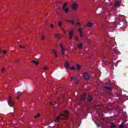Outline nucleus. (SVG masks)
<instances>
[{"label": "nucleus", "instance_id": "obj_1", "mask_svg": "<svg viewBox=\"0 0 128 128\" xmlns=\"http://www.w3.org/2000/svg\"><path fill=\"white\" fill-rule=\"evenodd\" d=\"M69 114L68 111L65 110L63 113L60 114V115L55 118L54 122H58L60 120H68Z\"/></svg>", "mask_w": 128, "mask_h": 128}, {"label": "nucleus", "instance_id": "obj_14", "mask_svg": "<svg viewBox=\"0 0 128 128\" xmlns=\"http://www.w3.org/2000/svg\"><path fill=\"white\" fill-rule=\"evenodd\" d=\"M64 66H65V68H70V64H68V62H66Z\"/></svg>", "mask_w": 128, "mask_h": 128}, {"label": "nucleus", "instance_id": "obj_27", "mask_svg": "<svg viewBox=\"0 0 128 128\" xmlns=\"http://www.w3.org/2000/svg\"><path fill=\"white\" fill-rule=\"evenodd\" d=\"M58 26H62V22H58Z\"/></svg>", "mask_w": 128, "mask_h": 128}, {"label": "nucleus", "instance_id": "obj_33", "mask_svg": "<svg viewBox=\"0 0 128 128\" xmlns=\"http://www.w3.org/2000/svg\"><path fill=\"white\" fill-rule=\"evenodd\" d=\"M6 52H7L6 50H3V54H6Z\"/></svg>", "mask_w": 128, "mask_h": 128}, {"label": "nucleus", "instance_id": "obj_19", "mask_svg": "<svg viewBox=\"0 0 128 128\" xmlns=\"http://www.w3.org/2000/svg\"><path fill=\"white\" fill-rule=\"evenodd\" d=\"M88 102H92V96H88Z\"/></svg>", "mask_w": 128, "mask_h": 128}, {"label": "nucleus", "instance_id": "obj_7", "mask_svg": "<svg viewBox=\"0 0 128 128\" xmlns=\"http://www.w3.org/2000/svg\"><path fill=\"white\" fill-rule=\"evenodd\" d=\"M74 30L72 29L70 32H69V36L70 40H72V36H74Z\"/></svg>", "mask_w": 128, "mask_h": 128}, {"label": "nucleus", "instance_id": "obj_15", "mask_svg": "<svg viewBox=\"0 0 128 128\" xmlns=\"http://www.w3.org/2000/svg\"><path fill=\"white\" fill-rule=\"evenodd\" d=\"M70 78L71 80H76V82H78V80H80L78 77H71Z\"/></svg>", "mask_w": 128, "mask_h": 128}, {"label": "nucleus", "instance_id": "obj_29", "mask_svg": "<svg viewBox=\"0 0 128 128\" xmlns=\"http://www.w3.org/2000/svg\"><path fill=\"white\" fill-rule=\"evenodd\" d=\"M42 40H44V36H42L41 37Z\"/></svg>", "mask_w": 128, "mask_h": 128}, {"label": "nucleus", "instance_id": "obj_24", "mask_svg": "<svg viewBox=\"0 0 128 128\" xmlns=\"http://www.w3.org/2000/svg\"><path fill=\"white\" fill-rule=\"evenodd\" d=\"M68 4L67 3H65L64 6H63V10H64V8H66V6H67Z\"/></svg>", "mask_w": 128, "mask_h": 128}, {"label": "nucleus", "instance_id": "obj_32", "mask_svg": "<svg viewBox=\"0 0 128 128\" xmlns=\"http://www.w3.org/2000/svg\"><path fill=\"white\" fill-rule=\"evenodd\" d=\"M40 116V114H37L36 116H35V118H36Z\"/></svg>", "mask_w": 128, "mask_h": 128}, {"label": "nucleus", "instance_id": "obj_30", "mask_svg": "<svg viewBox=\"0 0 128 128\" xmlns=\"http://www.w3.org/2000/svg\"><path fill=\"white\" fill-rule=\"evenodd\" d=\"M124 128V126L123 124H122L121 125H120V128Z\"/></svg>", "mask_w": 128, "mask_h": 128}, {"label": "nucleus", "instance_id": "obj_25", "mask_svg": "<svg viewBox=\"0 0 128 128\" xmlns=\"http://www.w3.org/2000/svg\"><path fill=\"white\" fill-rule=\"evenodd\" d=\"M43 70H48V66L43 67Z\"/></svg>", "mask_w": 128, "mask_h": 128}, {"label": "nucleus", "instance_id": "obj_26", "mask_svg": "<svg viewBox=\"0 0 128 128\" xmlns=\"http://www.w3.org/2000/svg\"><path fill=\"white\" fill-rule=\"evenodd\" d=\"M18 48H25L26 47L22 46H19Z\"/></svg>", "mask_w": 128, "mask_h": 128}, {"label": "nucleus", "instance_id": "obj_20", "mask_svg": "<svg viewBox=\"0 0 128 128\" xmlns=\"http://www.w3.org/2000/svg\"><path fill=\"white\" fill-rule=\"evenodd\" d=\"M78 48H80V50H82V43H80L78 44Z\"/></svg>", "mask_w": 128, "mask_h": 128}, {"label": "nucleus", "instance_id": "obj_48", "mask_svg": "<svg viewBox=\"0 0 128 128\" xmlns=\"http://www.w3.org/2000/svg\"><path fill=\"white\" fill-rule=\"evenodd\" d=\"M98 8H102V6H99Z\"/></svg>", "mask_w": 128, "mask_h": 128}, {"label": "nucleus", "instance_id": "obj_8", "mask_svg": "<svg viewBox=\"0 0 128 128\" xmlns=\"http://www.w3.org/2000/svg\"><path fill=\"white\" fill-rule=\"evenodd\" d=\"M54 37L57 38L58 40H60V38H62V36L60 34H56L54 35Z\"/></svg>", "mask_w": 128, "mask_h": 128}, {"label": "nucleus", "instance_id": "obj_12", "mask_svg": "<svg viewBox=\"0 0 128 128\" xmlns=\"http://www.w3.org/2000/svg\"><path fill=\"white\" fill-rule=\"evenodd\" d=\"M20 96H22V92H17V96H16L17 100H18V98H20Z\"/></svg>", "mask_w": 128, "mask_h": 128}, {"label": "nucleus", "instance_id": "obj_17", "mask_svg": "<svg viewBox=\"0 0 128 128\" xmlns=\"http://www.w3.org/2000/svg\"><path fill=\"white\" fill-rule=\"evenodd\" d=\"M63 10H64V12H66V14H68V12H70V9H68V8L63 9Z\"/></svg>", "mask_w": 128, "mask_h": 128}, {"label": "nucleus", "instance_id": "obj_49", "mask_svg": "<svg viewBox=\"0 0 128 128\" xmlns=\"http://www.w3.org/2000/svg\"><path fill=\"white\" fill-rule=\"evenodd\" d=\"M64 32V34H66V32Z\"/></svg>", "mask_w": 128, "mask_h": 128}, {"label": "nucleus", "instance_id": "obj_40", "mask_svg": "<svg viewBox=\"0 0 128 128\" xmlns=\"http://www.w3.org/2000/svg\"><path fill=\"white\" fill-rule=\"evenodd\" d=\"M58 4H62V2H58Z\"/></svg>", "mask_w": 128, "mask_h": 128}, {"label": "nucleus", "instance_id": "obj_41", "mask_svg": "<svg viewBox=\"0 0 128 128\" xmlns=\"http://www.w3.org/2000/svg\"><path fill=\"white\" fill-rule=\"evenodd\" d=\"M85 40H88V38L86 37Z\"/></svg>", "mask_w": 128, "mask_h": 128}, {"label": "nucleus", "instance_id": "obj_23", "mask_svg": "<svg viewBox=\"0 0 128 128\" xmlns=\"http://www.w3.org/2000/svg\"><path fill=\"white\" fill-rule=\"evenodd\" d=\"M76 68V69L78 70H80V68H82V66L80 64H77Z\"/></svg>", "mask_w": 128, "mask_h": 128}, {"label": "nucleus", "instance_id": "obj_50", "mask_svg": "<svg viewBox=\"0 0 128 128\" xmlns=\"http://www.w3.org/2000/svg\"><path fill=\"white\" fill-rule=\"evenodd\" d=\"M114 50H116V49H114Z\"/></svg>", "mask_w": 128, "mask_h": 128}, {"label": "nucleus", "instance_id": "obj_11", "mask_svg": "<svg viewBox=\"0 0 128 128\" xmlns=\"http://www.w3.org/2000/svg\"><path fill=\"white\" fill-rule=\"evenodd\" d=\"M52 52H54L55 58H58V52L54 50H52Z\"/></svg>", "mask_w": 128, "mask_h": 128}, {"label": "nucleus", "instance_id": "obj_34", "mask_svg": "<svg viewBox=\"0 0 128 128\" xmlns=\"http://www.w3.org/2000/svg\"><path fill=\"white\" fill-rule=\"evenodd\" d=\"M4 70H6V69L4 68H2V72H4Z\"/></svg>", "mask_w": 128, "mask_h": 128}, {"label": "nucleus", "instance_id": "obj_28", "mask_svg": "<svg viewBox=\"0 0 128 128\" xmlns=\"http://www.w3.org/2000/svg\"><path fill=\"white\" fill-rule=\"evenodd\" d=\"M50 28H54V26L52 24H50Z\"/></svg>", "mask_w": 128, "mask_h": 128}, {"label": "nucleus", "instance_id": "obj_45", "mask_svg": "<svg viewBox=\"0 0 128 128\" xmlns=\"http://www.w3.org/2000/svg\"><path fill=\"white\" fill-rule=\"evenodd\" d=\"M16 62H18V60H17L16 61Z\"/></svg>", "mask_w": 128, "mask_h": 128}, {"label": "nucleus", "instance_id": "obj_43", "mask_svg": "<svg viewBox=\"0 0 128 128\" xmlns=\"http://www.w3.org/2000/svg\"><path fill=\"white\" fill-rule=\"evenodd\" d=\"M62 98H64V95H62Z\"/></svg>", "mask_w": 128, "mask_h": 128}, {"label": "nucleus", "instance_id": "obj_4", "mask_svg": "<svg viewBox=\"0 0 128 128\" xmlns=\"http://www.w3.org/2000/svg\"><path fill=\"white\" fill-rule=\"evenodd\" d=\"M83 76L84 80H90V74L88 72H85Z\"/></svg>", "mask_w": 128, "mask_h": 128}, {"label": "nucleus", "instance_id": "obj_31", "mask_svg": "<svg viewBox=\"0 0 128 128\" xmlns=\"http://www.w3.org/2000/svg\"><path fill=\"white\" fill-rule=\"evenodd\" d=\"M71 70H76V67H74V66L72 67Z\"/></svg>", "mask_w": 128, "mask_h": 128}, {"label": "nucleus", "instance_id": "obj_2", "mask_svg": "<svg viewBox=\"0 0 128 128\" xmlns=\"http://www.w3.org/2000/svg\"><path fill=\"white\" fill-rule=\"evenodd\" d=\"M78 32H79L80 37V38H86V34L84 32V31H82V28H80L78 29Z\"/></svg>", "mask_w": 128, "mask_h": 128}, {"label": "nucleus", "instance_id": "obj_5", "mask_svg": "<svg viewBox=\"0 0 128 128\" xmlns=\"http://www.w3.org/2000/svg\"><path fill=\"white\" fill-rule=\"evenodd\" d=\"M8 103L10 106H14V102H12V97L10 96H9Z\"/></svg>", "mask_w": 128, "mask_h": 128}, {"label": "nucleus", "instance_id": "obj_42", "mask_svg": "<svg viewBox=\"0 0 128 128\" xmlns=\"http://www.w3.org/2000/svg\"><path fill=\"white\" fill-rule=\"evenodd\" d=\"M60 7H58V10H60Z\"/></svg>", "mask_w": 128, "mask_h": 128}, {"label": "nucleus", "instance_id": "obj_16", "mask_svg": "<svg viewBox=\"0 0 128 128\" xmlns=\"http://www.w3.org/2000/svg\"><path fill=\"white\" fill-rule=\"evenodd\" d=\"M87 26L88 27V28H92V24L90 22H88L87 23Z\"/></svg>", "mask_w": 128, "mask_h": 128}, {"label": "nucleus", "instance_id": "obj_46", "mask_svg": "<svg viewBox=\"0 0 128 128\" xmlns=\"http://www.w3.org/2000/svg\"><path fill=\"white\" fill-rule=\"evenodd\" d=\"M0 52H2V50H0Z\"/></svg>", "mask_w": 128, "mask_h": 128}, {"label": "nucleus", "instance_id": "obj_21", "mask_svg": "<svg viewBox=\"0 0 128 128\" xmlns=\"http://www.w3.org/2000/svg\"><path fill=\"white\" fill-rule=\"evenodd\" d=\"M68 22H71V24H74V22H75L74 20H68Z\"/></svg>", "mask_w": 128, "mask_h": 128}, {"label": "nucleus", "instance_id": "obj_22", "mask_svg": "<svg viewBox=\"0 0 128 128\" xmlns=\"http://www.w3.org/2000/svg\"><path fill=\"white\" fill-rule=\"evenodd\" d=\"M110 128H116V125H114V124L111 123Z\"/></svg>", "mask_w": 128, "mask_h": 128}, {"label": "nucleus", "instance_id": "obj_13", "mask_svg": "<svg viewBox=\"0 0 128 128\" xmlns=\"http://www.w3.org/2000/svg\"><path fill=\"white\" fill-rule=\"evenodd\" d=\"M32 64H36V66H38L40 64V62H38V61H36L34 60L32 61Z\"/></svg>", "mask_w": 128, "mask_h": 128}, {"label": "nucleus", "instance_id": "obj_9", "mask_svg": "<svg viewBox=\"0 0 128 128\" xmlns=\"http://www.w3.org/2000/svg\"><path fill=\"white\" fill-rule=\"evenodd\" d=\"M104 88L106 90H108L110 92H112V87H110V86H104Z\"/></svg>", "mask_w": 128, "mask_h": 128}, {"label": "nucleus", "instance_id": "obj_39", "mask_svg": "<svg viewBox=\"0 0 128 128\" xmlns=\"http://www.w3.org/2000/svg\"><path fill=\"white\" fill-rule=\"evenodd\" d=\"M12 116H14V112H12Z\"/></svg>", "mask_w": 128, "mask_h": 128}, {"label": "nucleus", "instance_id": "obj_18", "mask_svg": "<svg viewBox=\"0 0 128 128\" xmlns=\"http://www.w3.org/2000/svg\"><path fill=\"white\" fill-rule=\"evenodd\" d=\"M120 1H117L115 3V6H120Z\"/></svg>", "mask_w": 128, "mask_h": 128}, {"label": "nucleus", "instance_id": "obj_36", "mask_svg": "<svg viewBox=\"0 0 128 128\" xmlns=\"http://www.w3.org/2000/svg\"><path fill=\"white\" fill-rule=\"evenodd\" d=\"M76 26H80V22H77L76 23Z\"/></svg>", "mask_w": 128, "mask_h": 128}, {"label": "nucleus", "instance_id": "obj_3", "mask_svg": "<svg viewBox=\"0 0 128 128\" xmlns=\"http://www.w3.org/2000/svg\"><path fill=\"white\" fill-rule=\"evenodd\" d=\"M60 52H62V56H64V52H66V50L64 48V46H62V43L60 44Z\"/></svg>", "mask_w": 128, "mask_h": 128}, {"label": "nucleus", "instance_id": "obj_10", "mask_svg": "<svg viewBox=\"0 0 128 128\" xmlns=\"http://www.w3.org/2000/svg\"><path fill=\"white\" fill-rule=\"evenodd\" d=\"M80 100H86V94H84L81 96Z\"/></svg>", "mask_w": 128, "mask_h": 128}, {"label": "nucleus", "instance_id": "obj_44", "mask_svg": "<svg viewBox=\"0 0 128 128\" xmlns=\"http://www.w3.org/2000/svg\"><path fill=\"white\" fill-rule=\"evenodd\" d=\"M57 128H60V126H58Z\"/></svg>", "mask_w": 128, "mask_h": 128}, {"label": "nucleus", "instance_id": "obj_37", "mask_svg": "<svg viewBox=\"0 0 128 128\" xmlns=\"http://www.w3.org/2000/svg\"><path fill=\"white\" fill-rule=\"evenodd\" d=\"M75 40H76V42H78V38H75Z\"/></svg>", "mask_w": 128, "mask_h": 128}, {"label": "nucleus", "instance_id": "obj_35", "mask_svg": "<svg viewBox=\"0 0 128 128\" xmlns=\"http://www.w3.org/2000/svg\"><path fill=\"white\" fill-rule=\"evenodd\" d=\"M110 46H111L112 47V50H114V46H112V44H110Z\"/></svg>", "mask_w": 128, "mask_h": 128}, {"label": "nucleus", "instance_id": "obj_47", "mask_svg": "<svg viewBox=\"0 0 128 128\" xmlns=\"http://www.w3.org/2000/svg\"><path fill=\"white\" fill-rule=\"evenodd\" d=\"M98 108H100V106H98Z\"/></svg>", "mask_w": 128, "mask_h": 128}, {"label": "nucleus", "instance_id": "obj_38", "mask_svg": "<svg viewBox=\"0 0 128 128\" xmlns=\"http://www.w3.org/2000/svg\"><path fill=\"white\" fill-rule=\"evenodd\" d=\"M50 106H54V104H52V102H50Z\"/></svg>", "mask_w": 128, "mask_h": 128}, {"label": "nucleus", "instance_id": "obj_6", "mask_svg": "<svg viewBox=\"0 0 128 128\" xmlns=\"http://www.w3.org/2000/svg\"><path fill=\"white\" fill-rule=\"evenodd\" d=\"M71 8L73 10H77L78 6V4H72Z\"/></svg>", "mask_w": 128, "mask_h": 128}]
</instances>
